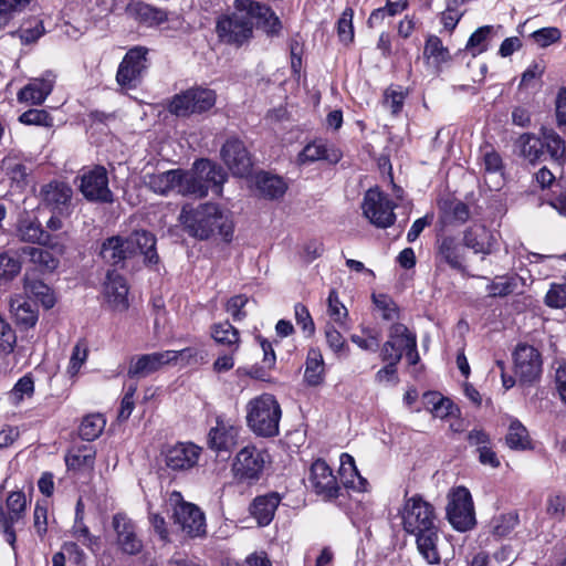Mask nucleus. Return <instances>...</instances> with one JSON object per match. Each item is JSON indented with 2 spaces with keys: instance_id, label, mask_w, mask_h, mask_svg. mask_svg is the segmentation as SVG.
Returning a JSON list of instances; mask_svg holds the SVG:
<instances>
[{
  "instance_id": "obj_23",
  "label": "nucleus",
  "mask_w": 566,
  "mask_h": 566,
  "mask_svg": "<svg viewBox=\"0 0 566 566\" xmlns=\"http://www.w3.org/2000/svg\"><path fill=\"white\" fill-rule=\"evenodd\" d=\"M55 83L52 72H46L42 77L31 80L18 92V101L30 105H41L51 94Z\"/></svg>"
},
{
  "instance_id": "obj_43",
  "label": "nucleus",
  "mask_w": 566,
  "mask_h": 566,
  "mask_svg": "<svg viewBox=\"0 0 566 566\" xmlns=\"http://www.w3.org/2000/svg\"><path fill=\"white\" fill-rule=\"evenodd\" d=\"M95 451L91 446H81L71 450L65 457L66 467L70 470L93 468Z\"/></svg>"
},
{
  "instance_id": "obj_7",
  "label": "nucleus",
  "mask_w": 566,
  "mask_h": 566,
  "mask_svg": "<svg viewBox=\"0 0 566 566\" xmlns=\"http://www.w3.org/2000/svg\"><path fill=\"white\" fill-rule=\"evenodd\" d=\"M217 101L213 90L195 86L176 94L168 106L171 114L178 117H189L210 111Z\"/></svg>"
},
{
  "instance_id": "obj_26",
  "label": "nucleus",
  "mask_w": 566,
  "mask_h": 566,
  "mask_svg": "<svg viewBox=\"0 0 566 566\" xmlns=\"http://www.w3.org/2000/svg\"><path fill=\"white\" fill-rule=\"evenodd\" d=\"M113 526L117 533V543L122 551L129 555L138 554L143 544L135 533L133 522L123 514L113 517Z\"/></svg>"
},
{
  "instance_id": "obj_47",
  "label": "nucleus",
  "mask_w": 566,
  "mask_h": 566,
  "mask_svg": "<svg viewBox=\"0 0 566 566\" xmlns=\"http://www.w3.org/2000/svg\"><path fill=\"white\" fill-rule=\"evenodd\" d=\"M505 440L506 444L514 450H527L532 448L526 428L517 420L511 422Z\"/></svg>"
},
{
  "instance_id": "obj_21",
  "label": "nucleus",
  "mask_w": 566,
  "mask_h": 566,
  "mask_svg": "<svg viewBox=\"0 0 566 566\" xmlns=\"http://www.w3.org/2000/svg\"><path fill=\"white\" fill-rule=\"evenodd\" d=\"M416 334L401 323H395L389 328L388 340L382 345L381 358L400 361L403 352L409 346H415Z\"/></svg>"
},
{
  "instance_id": "obj_33",
  "label": "nucleus",
  "mask_w": 566,
  "mask_h": 566,
  "mask_svg": "<svg viewBox=\"0 0 566 566\" xmlns=\"http://www.w3.org/2000/svg\"><path fill=\"white\" fill-rule=\"evenodd\" d=\"M340 156L336 151L329 153L327 145L323 140H314L307 144L297 156L300 165H308L317 160H328L337 163Z\"/></svg>"
},
{
  "instance_id": "obj_15",
  "label": "nucleus",
  "mask_w": 566,
  "mask_h": 566,
  "mask_svg": "<svg viewBox=\"0 0 566 566\" xmlns=\"http://www.w3.org/2000/svg\"><path fill=\"white\" fill-rule=\"evenodd\" d=\"M202 449L192 442H178L161 451L165 465L172 472H186L195 468Z\"/></svg>"
},
{
  "instance_id": "obj_63",
  "label": "nucleus",
  "mask_w": 566,
  "mask_h": 566,
  "mask_svg": "<svg viewBox=\"0 0 566 566\" xmlns=\"http://www.w3.org/2000/svg\"><path fill=\"white\" fill-rule=\"evenodd\" d=\"M249 302V297L245 294L234 295L228 300L226 304V311L231 315L234 322H241L247 317L244 310Z\"/></svg>"
},
{
  "instance_id": "obj_12",
  "label": "nucleus",
  "mask_w": 566,
  "mask_h": 566,
  "mask_svg": "<svg viewBox=\"0 0 566 566\" xmlns=\"http://www.w3.org/2000/svg\"><path fill=\"white\" fill-rule=\"evenodd\" d=\"M147 54L148 50L144 46H134L127 51L116 73V82L120 87H137L148 69Z\"/></svg>"
},
{
  "instance_id": "obj_39",
  "label": "nucleus",
  "mask_w": 566,
  "mask_h": 566,
  "mask_svg": "<svg viewBox=\"0 0 566 566\" xmlns=\"http://www.w3.org/2000/svg\"><path fill=\"white\" fill-rule=\"evenodd\" d=\"M438 255L452 269L459 271L464 269L462 250L453 237H444L439 241Z\"/></svg>"
},
{
  "instance_id": "obj_46",
  "label": "nucleus",
  "mask_w": 566,
  "mask_h": 566,
  "mask_svg": "<svg viewBox=\"0 0 566 566\" xmlns=\"http://www.w3.org/2000/svg\"><path fill=\"white\" fill-rule=\"evenodd\" d=\"M522 281L517 275H501L496 276L486 286L489 296L491 297H504L512 294L518 286V282Z\"/></svg>"
},
{
  "instance_id": "obj_48",
  "label": "nucleus",
  "mask_w": 566,
  "mask_h": 566,
  "mask_svg": "<svg viewBox=\"0 0 566 566\" xmlns=\"http://www.w3.org/2000/svg\"><path fill=\"white\" fill-rule=\"evenodd\" d=\"M494 32L495 28L493 25L480 27L469 38L467 50L470 51L473 56L485 52L488 50L489 41Z\"/></svg>"
},
{
  "instance_id": "obj_8",
  "label": "nucleus",
  "mask_w": 566,
  "mask_h": 566,
  "mask_svg": "<svg viewBox=\"0 0 566 566\" xmlns=\"http://www.w3.org/2000/svg\"><path fill=\"white\" fill-rule=\"evenodd\" d=\"M125 13L147 28L160 27L165 22L169 23V29L177 30L182 27V19L179 14L169 13L142 0H129L125 7Z\"/></svg>"
},
{
  "instance_id": "obj_16",
  "label": "nucleus",
  "mask_w": 566,
  "mask_h": 566,
  "mask_svg": "<svg viewBox=\"0 0 566 566\" xmlns=\"http://www.w3.org/2000/svg\"><path fill=\"white\" fill-rule=\"evenodd\" d=\"M7 511L0 504V526L4 538L10 546L15 549V532L14 524L23 516L27 507L25 494L21 491L11 492L6 501Z\"/></svg>"
},
{
  "instance_id": "obj_45",
  "label": "nucleus",
  "mask_w": 566,
  "mask_h": 566,
  "mask_svg": "<svg viewBox=\"0 0 566 566\" xmlns=\"http://www.w3.org/2000/svg\"><path fill=\"white\" fill-rule=\"evenodd\" d=\"M105 424L106 420L101 413L88 415L83 418L78 428V434L85 441H93L101 436Z\"/></svg>"
},
{
  "instance_id": "obj_34",
  "label": "nucleus",
  "mask_w": 566,
  "mask_h": 566,
  "mask_svg": "<svg viewBox=\"0 0 566 566\" xmlns=\"http://www.w3.org/2000/svg\"><path fill=\"white\" fill-rule=\"evenodd\" d=\"M413 536L416 537L417 549L422 558L430 565L440 564L441 557L437 546L439 539L438 527Z\"/></svg>"
},
{
  "instance_id": "obj_9",
  "label": "nucleus",
  "mask_w": 566,
  "mask_h": 566,
  "mask_svg": "<svg viewBox=\"0 0 566 566\" xmlns=\"http://www.w3.org/2000/svg\"><path fill=\"white\" fill-rule=\"evenodd\" d=\"M80 191L84 198L96 203H113L114 193L109 188L108 174L105 167L84 168L78 176Z\"/></svg>"
},
{
  "instance_id": "obj_44",
  "label": "nucleus",
  "mask_w": 566,
  "mask_h": 566,
  "mask_svg": "<svg viewBox=\"0 0 566 566\" xmlns=\"http://www.w3.org/2000/svg\"><path fill=\"white\" fill-rule=\"evenodd\" d=\"M24 291L40 301L45 308H52L55 305V297L52 290L40 280L25 277Z\"/></svg>"
},
{
  "instance_id": "obj_35",
  "label": "nucleus",
  "mask_w": 566,
  "mask_h": 566,
  "mask_svg": "<svg viewBox=\"0 0 566 566\" xmlns=\"http://www.w3.org/2000/svg\"><path fill=\"white\" fill-rule=\"evenodd\" d=\"M211 337L218 345L227 347L231 354L237 353L240 347V333L228 321L213 324Z\"/></svg>"
},
{
  "instance_id": "obj_3",
  "label": "nucleus",
  "mask_w": 566,
  "mask_h": 566,
  "mask_svg": "<svg viewBox=\"0 0 566 566\" xmlns=\"http://www.w3.org/2000/svg\"><path fill=\"white\" fill-rule=\"evenodd\" d=\"M282 416L280 403L271 394H262L247 405V423L259 437H275Z\"/></svg>"
},
{
  "instance_id": "obj_1",
  "label": "nucleus",
  "mask_w": 566,
  "mask_h": 566,
  "mask_svg": "<svg viewBox=\"0 0 566 566\" xmlns=\"http://www.w3.org/2000/svg\"><path fill=\"white\" fill-rule=\"evenodd\" d=\"M254 25L271 36L282 29L280 19L269 7L255 0H235L234 12L221 17L216 31L222 42L241 45L252 38Z\"/></svg>"
},
{
  "instance_id": "obj_57",
  "label": "nucleus",
  "mask_w": 566,
  "mask_h": 566,
  "mask_svg": "<svg viewBox=\"0 0 566 566\" xmlns=\"http://www.w3.org/2000/svg\"><path fill=\"white\" fill-rule=\"evenodd\" d=\"M373 301L384 319L394 321L399 317V307L389 295L382 293L373 294Z\"/></svg>"
},
{
  "instance_id": "obj_29",
  "label": "nucleus",
  "mask_w": 566,
  "mask_h": 566,
  "mask_svg": "<svg viewBox=\"0 0 566 566\" xmlns=\"http://www.w3.org/2000/svg\"><path fill=\"white\" fill-rule=\"evenodd\" d=\"M10 312L21 328L28 329L35 326L39 319L36 305L25 300L21 295H15L9 302Z\"/></svg>"
},
{
  "instance_id": "obj_59",
  "label": "nucleus",
  "mask_w": 566,
  "mask_h": 566,
  "mask_svg": "<svg viewBox=\"0 0 566 566\" xmlns=\"http://www.w3.org/2000/svg\"><path fill=\"white\" fill-rule=\"evenodd\" d=\"M424 55L433 59L434 63L440 64L449 59V51L442 45L438 36L430 35L424 45Z\"/></svg>"
},
{
  "instance_id": "obj_22",
  "label": "nucleus",
  "mask_w": 566,
  "mask_h": 566,
  "mask_svg": "<svg viewBox=\"0 0 566 566\" xmlns=\"http://www.w3.org/2000/svg\"><path fill=\"white\" fill-rule=\"evenodd\" d=\"M463 244L476 254H492L497 245L495 233L484 224L475 223L463 232Z\"/></svg>"
},
{
  "instance_id": "obj_54",
  "label": "nucleus",
  "mask_w": 566,
  "mask_h": 566,
  "mask_svg": "<svg viewBox=\"0 0 566 566\" xmlns=\"http://www.w3.org/2000/svg\"><path fill=\"white\" fill-rule=\"evenodd\" d=\"M31 0H0V28H6L15 13L23 11Z\"/></svg>"
},
{
  "instance_id": "obj_32",
  "label": "nucleus",
  "mask_w": 566,
  "mask_h": 566,
  "mask_svg": "<svg viewBox=\"0 0 566 566\" xmlns=\"http://www.w3.org/2000/svg\"><path fill=\"white\" fill-rule=\"evenodd\" d=\"M518 155L531 164L542 160L545 155L543 140L531 133L522 134L515 142Z\"/></svg>"
},
{
  "instance_id": "obj_18",
  "label": "nucleus",
  "mask_w": 566,
  "mask_h": 566,
  "mask_svg": "<svg viewBox=\"0 0 566 566\" xmlns=\"http://www.w3.org/2000/svg\"><path fill=\"white\" fill-rule=\"evenodd\" d=\"M310 486L316 494L326 500L335 499L339 493V485L329 465L322 459H317L311 465Z\"/></svg>"
},
{
  "instance_id": "obj_20",
  "label": "nucleus",
  "mask_w": 566,
  "mask_h": 566,
  "mask_svg": "<svg viewBox=\"0 0 566 566\" xmlns=\"http://www.w3.org/2000/svg\"><path fill=\"white\" fill-rule=\"evenodd\" d=\"M241 428L218 417L216 426L208 433V446L218 454L230 453L238 444Z\"/></svg>"
},
{
  "instance_id": "obj_5",
  "label": "nucleus",
  "mask_w": 566,
  "mask_h": 566,
  "mask_svg": "<svg viewBox=\"0 0 566 566\" xmlns=\"http://www.w3.org/2000/svg\"><path fill=\"white\" fill-rule=\"evenodd\" d=\"M400 517L403 531L411 535L438 527V518L433 505L419 495L405 500L400 510Z\"/></svg>"
},
{
  "instance_id": "obj_11",
  "label": "nucleus",
  "mask_w": 566,
  "mask_h": 566,
  "mask_svg": "<svg viewBox=\"0 0 566 566\" xmlns=\"http://www.w3.org/2000/svg\"><path fill=\"white\" fill-rule=\"evenodd\" d=\"M447 517L460 532L469 531L475 525L473 500L467 488L458 486L451 492L447 505Z\"/></svg>"
},
{
  "instance_id": "obj_38",
  "label": "nucleus",
  "mask_w": 566,
  "mask_h": 566,
  "mask_svg": "<svg viewBox=\"0 0 566 566\" xmlns=\"http://www.w3.org/2000/svg\"><path fill=\"white\" fill-rule=\"evenodd\" d=\"M181 169H172L159 174L147 176V186L156 193L166 195L169 191L177 190L180 181Z\"/></svg>"
},
{
  "instance_id": "obj_58",
  "label": "nucleus",
  "mask_w": 566,
  "mask_h": 566,
  "mask_svg": "<svg viewBox=\"0 0 566 566\" xmlns=\"http://www.w3.org/2000/svg\"><path fill=\"white\" fill-rule=\"evenodd\" d=\"M170 352L175 354V357L171 359V364H176L181 360L187 365H200L206 363L208 356L203 349L197 347H187L181 350Z\"/></svg>"
},
{
  "instance_id": "obj_42",
  "label": "nucleus",
  "mask_w": 566,
  "mask_h": 566,
  "mask_svg": "<svg viewBox=\"0 0 566 566\" xmlns=\"http://www.w3.org/2000/svg\"><path fill=\"white\" fill-rule=\"evenodd\" d=\"M21 254L28 255L30 261L39 266L41 271L53 272L59 266V259L49 250L34 247H23Z\"/></svg>"
},
{
  "instance_id": "obj_24",
  "label": "nucleus",
  "mask_w": 566,
  "mask_h": 566,
  "mask_svg": "<svg viewBox=\"0 0 566 566\" xmlns=\"http://www.w3.org/2000/svg\"><path fill=\"white\" fill-rule=\"evenodd\" d=\"M104 294L114 310L123 312L128 308V285L125 277L116 270L107 272L104 283Z\"/></svg>"
},
{
  "instance_id": "obj_50",
  "label": "nucleus",
  "mask_w": 566,
  "mask_h": 566,
  "mask_svg": "<svg viewBox=\"0 0 566 566\" xmlns=\"http://www.w3.org/2000/svg\"><path fill=\"white\" fill-rule=\"evenodd\" d=\"M88 353L90 349L87 340L84 338L78 339L72 349V354L66 370L67 375L71 378L77 376L82 366L86 363L88 358Z\"/></svg>"
},
{
  "instance_id": "obj_62",
  "label": "nucleus",
  "mask_w": 566,
  "mask_h": 566,
  "mask_svg": "<svg viewBox=\"0 0 566 566\" xmlns=\"http://www.w3.org/2000/svg\"><path fill=\"white\" fill-rule=\"evenodd\" d=\"M72 533L77 541H80L88 548H93V545L97 543V538L91 534L88 527L84 524L83 515L81 512L75 513V522L72 528Z\"/></svg>"
},
{
  "instance_id": "obj_14",
  "label": "nucleus",
  "mask_w": 566,
  "mask_h": 566,
  "mask_svg": "<svg viewBox=\"0 0 566 566\" xmlns=\"http://www.w3.org/2000/svg\"><path fill=\"white\" fill-rule=\"evenodd\" d=\"M395 207L389 197L377 189H369L363 202L365 217L378 228H388L394 224Z\"/></svg>"
},
{
  "instance_id": "obj_17",
  "label": "nucleus",
  "mask_w": 566,
  "mask_h": 566,
  "mask_svg": "<svg viewBox=\"0 0 566 566\" xmlns=\"http://www.w3.org/2000/svg\"><path fill=\"white\" fill-rule=\"evenodd\" d=\"M221 159L229 170L238 177L248 176L252 160L244 143L238 137H229L221 147Z\"/></svg>"
},
{
  "instance_id": "obj_25",
  "label": "nucleus",
  "mask_w": 566,
  "mask_h": 566,
  "mask_svg": "<svg viewBox=\"0 0 566 566\" xmlns=\"http://www.w3.org/2000/svg\"><path fill=\"white\" fill-rule=\"evenodd\" d=\"M73 196L72 188L62 181H52L41 189L42 202L52 211L63 213L69 210Z\"/></svg>"
},
{
  "instance_id": "obj_27",
  "label": "nucleus",
  "mask_w": 566,
  "mask_h": 566,
  "mask_svg": "<svg viewBox=\"0 0 566 566\" xmlns=\"http://www.w3.org/2000/svg\"><path fill=\"white\" fill-rule=\"evenodd\" d=\"M128 250H130V258L140 254L144 255L145 262L155 264L158 262V254L156 252V238L153 233L140 230L135 231L125 238Z\"/></svg>"
},
{
  "instance_id": "obj_41",
  "label": "nucleus",
  "mask_w": 566,
  "mask_h": 566,
  "mask_svg": "<svg viewBox=\"0 0 566 566\" xmlns=\"http://www.w3.org/2000/svg\"><path fill=\"white\" fill-rule=\"evenodd\" d=\"M304 377L311 386H317L323 381L324 359L319 349L312 348L308 350Z\"/></svg>"
},
{
  "instance_id": "obj_10",
  "label": "nucleus",
  "mask_w": 566,
  "mask_h": 566,
  "mask_svg": "<svg viewBox=\"0 0 566 566\" xmlns=\"http://www.w3.org/2000/svg\"><path fill=\"white\" fill-rule=\"evenodd\" d=\"M169 502L174 505V522L182 532L191 537L206 533L205 514L197 505L184 501L180 492L177 491L170 494Z\"/></svg>"
},
{
  "instance_id": "obj_13",
  "label": "nucleus",
  "mask_w": 566,
  "mask_h": 566,
  "mask_svg": "<svg viewBox=\"0 0 566 566\" xmlns=\"http://www.w3.org/2000/svg\"><path fill=\"white\" fill-rule=\"evenodd\" d=\"M514 374L520 382L533 384L539 379L543 370L542 355L532 345L517 344L513 352Z\"/></svg>"
},
{
  "instance_id": "obj_53",
  "label": "nucleus",
  "mask_w": 566,
  "mask_h": 566,
  "mask_svg": "<svg viewBox=\"0 0 566 566\" xmlns=\"http://www.w3.org/2000/svg\"><path fill=\"white\" fill-rule=\"evenodd\" d=\"M34 394L33 377L28 374L21 377L9 394L10 401L18 406L24 398H30Z\"/></svg>"
},
{
  "instance_id": "obj_37",
  "label": "nucleus",
  "mask_w": 566,
  "mask_h": 566,
  "mask_svg": "<svg viewBox=\"0 0 566 566\" xmlns=\"http://www.w3.org/2000/svg\"><path fill=\"white\" fill-rule=\"evenodd\" d=\"M442 218L447 223L462 224L470 218L469 206L457 198H444L439 201Z\"/></svg>"
},
{
  "instance_id": "obj_61",
  "label": "nucleus",
  "mask_w": 566,
  "mask_h": 566,
  "mask_svg": "<svg viewBox=\"0 0 566 566\" xmlns=\"http://www.w3.org/2000/svg\"><path fill=\"white\" fill-rule=\"evenodd\" d=\"M353 17V9L346 8L337 22V33L344 43H349L354 39Z\"/></svg>"
},
{
  "instance_id": "obj_19",
  "label": "nucleus",
  "mask_w": 566,
  "mask_h": 566,
  "mask_svg": "<svg viewBox=\"0 0 566 566\" xmlns=\"http://www.w3.org/2000/svg\"><path fill=\"white\" fill-rule=\"evenodd\" d=\"M174 357L175 354L170 350L133 356L129 360L127 376L137 379L148 377L164 366L170 365Z\"/></svg>"
},
{
  "instance_id": "obj_31",
  "label": "nucleus",
  "mask_w": 566,
  "mask_h": 566,
  "mask_svg": "<svg viewBox=\"0 0 566 566\" xmlns=\"http://www.w3.org/2000/svg\"><path fill=\"white\" fill-rule=\"evenodd\" d=\"M339 474L345 488L359 492L366 491L368 482L359 474L354 458L348 453L340 455Z\"/></svg>"
},
{
  "instance_id": "obj_2",
  "label": "nucleus",
  "mask_w": 566,
  "mask_h": 566,
  "mask_svg": "<svg viewBox=\"0 0 566 566\" xmlns=\"http://www.w3.org/2000/svg\"><path fill=\"white\" fill-rule=\"evenodd\" d=\"M179 220L187 232L197 239L207 240L216 233L226 241H230L232 238L233 222L231 217L218 205L202 203L196 208L184 205Z\"/></svg>"
},
{
  "instance_id": "obj_40",
  "label": "nucleus",
  "mask_w": 566,
  "mask_h": 566,
  "mask_svg": "<svg viewBox=\"0 0 566 566\" xmlns=\"http://www.w3.org/2000/svg\"><path fill=\"white\" fill-rule=\"evenodd\" d=\"M256 187L260 192L269 199H279L283 197L287 190V185L282 177L266 172L258 175Z\"/></svg>"
},
{
  "instance_id": "obj_4",
  "label": "nucleus",
  "mask_w": 566,
  "mask_h": 566,
  "mask_svg": "<svg viewBox=\"0 0 566 566\" xmlns=\"http://www.w3.org/2000/svg\"><path fill=\"white\" fill-rule=\"evenodd\" d=\"M195 167L197 172L181 170L180 181H178L177 186L178 193L202 198L207 196L210 182L221 185L226 179L221 168L210 160L201 159L196 161Z\"/></svg>"
},
{
  "instance_id": "obj_36",
  "label": "nucleus",
  "mask_w": 566,
  "mask_h": 566,
  "mask_svg": "<svg viewBox=\"0 0 566 566\" xmlns=\"http://www.w3.org/2000/svg\"><path fill=\"white\" fill-rule=\"evenodd\" d=\"M127 244L122 237H112L106 239L101 248V256L112 265L123 264L125 260L130 258V250L126 249Z\"/></svg>"
},
{
  "instance_id": "obj_52",
  "label": "nucleus",
  "mask_w": 566,
  "mask_h": 566,
  "mask_svg": "<svg viewBox=\"0 0 566 566\" xmlns=\"http://www.w3.org/2000/svg\"><path fill=\"white\" fill-rule=\"evenodd\" d=\"M21 271L20 260L10 251L0 253V280L9 282Z\"/></svg>"
},
{
  "instance_id": "obj_49",
  "label": "nucleus",
  "mask_w": 566,
  "mask_h": 566,
  "mask_svg": "<svg viewBox=\"0 0 566 566\" xmlns=\"http://www.w3.org/2000/svg\"><path fill=\"white\" fill-rule=\"evenodd\" d=\"M518 524V515L514 512L500 514L491 521V533L499 538L511 534Z\"/></svg>"
},
{
  "instance_id": "obj_64",
  "label": "nucleus",
  "mask_w": 566,
  "mask_h": 566,
  "mask_svg": "<svg viewBox=\"0 0 566 566\" xmlns=\"http://www.w3.org/2000/svg\"><path fill=\"white\" fill-rule=\"evenodd\" d=\"M549 307L563 308L566 306V281L563 284H553L545 296Z\"/></svg>"
},
{
  "instance_id": "obj_55",
  "label": "nucleus",
  "mask_w": 566,
  "mask_h": 566,
  "mask_svg": "<svg viewBox=\"0 0 566 566\" xmlns=\"http://www.w3.org/2000/svg\"><path fill=\"white\" fill-rule=\"evenodd\" d=\"M17 346V334L7 319L0 314V354L10 355Z\"/></svg>"
},
{
  "instance_id": "obj_28",
  "label": "nucleus",
  "mask_w": 566,
  "mask_h": 566,
  "mask_svg": "<svg viewBox=\"0 0 566 566\" xmlns=\"http://www.w3.org/2000/svg\"><path fill=\"white\" fill-rule=\"evenodd\" d=\"M281 495L277 492H270L256 496L250 505V513L260 526L269 525L281 503Z\"/></svg>"
},
{
  "instance_id": "obj_56",
  "label": "nucleus",
  "mask_w": 566,
  "mask_h": 566,
  "mask_svg": "<svg viewBox=\"0 0 566 566\" xmlns=\"http://www.w3.org/2000/svg\"><path fill=\"white\" fill-rule=\"evenodd\" d=\"M545 512L549 518L562 522L566 515V497L558 493L549 494L546 499Z\"/></svg>"
},
{
  "instance_id": "obj_51",
  "label": "nucleus",
  "mask_w": 566,
  "mask_h": 566,
  "mask_svg": "<svg viewBox=\"0 0 566 566\" xmlns=\"http://www.w3.org/2000/svg\"><path fill=\"white\" fill-rule=\"evenodd\" d=\"M544 149L546 148L551 157L559 161L565 155V143L560 136L553 129L543 128Z\"/></svg>"
},
{
  "instance_id": "obj_30",
  "label": "nucleus",
  "mask_w": 566,
  "mask_h": 566,
  "mask_svg": "<svg viewBox=\"0 0 566 566\" xmlns=\"http://www.w3.org/2000/svg\"><path fill=\"white\" fill-rule=\"evenodd\" d=\"M17 235L23 242L46 244L50 234L43 229L38 218L24 214L21 216L17 224Z\"/></svg>"
},
{
  "instance_id": "obj_60",
  "label": "nucleus",
  "mask_w": 566,
  "mask_h": 566,
  "mask_svg": "<svg viewBox=\"0 0 566 566\" xmlns=\"http://www.w3.org/2000/svg\"><path fill=\"white\" fill-rule=\"evenodd\" d=\"M19 122L24 125H36L43 127H51L53 118L44 109L31 108L19 116Z\"/></svg>"
},
{
  "instance_id": "obj_6",
  "label": "nucleus",
  "mask_w": 566,
  "mask_h": 566,
  "mask_svg": "<svg viewBox=\"0 0 566 566\" xmlns=\"http://www.w3.org/2000/svg\"><path fill=\"white\" fill-rule=\"evenodd\" d=\"M268 458L265 450L254 444L244 446L237 452L231 464L234 480L247 485L255 484L263 475Z\"/></svg>"
}]
</instances>
